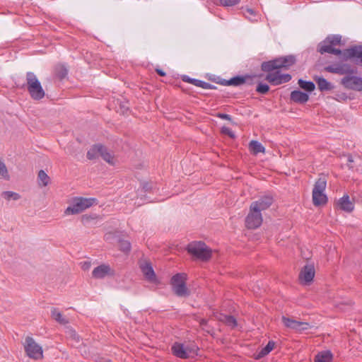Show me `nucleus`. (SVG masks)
<instances>
[{
  "instance_id": "f257e3e1",
  "label": "nucleus",
  "mask_w": 362,
  "mask_h": 362,
  "mask_svg": "<svg viewBox=\"0 0 362 362\" xmlns=\"http://www.w3.org/2000/svg\"><path fill=\"white\" fill-rule=\"evenodd\" d=\"M295 62L296 59L293 56L288 55L263 62L262 64V71L270 72L267 75L266 80L274 86L288 82L291 79L290 74H281L279 71H272L281 68L287 69L293 65Z\"/></svg>"
},
{
  "instance_id": "f03ea898",
  "label": "nucleus",
  "mask_w": 362,
  "mask_h": 362,
  "mask_svg": "<svg viewBox=\"0 0 362 362\" xmlns=\"http://www.w3.org/2000/svg\"><path fill=\"white\" fill-rule=\"evenodd\" d=\"M95 202L94 198L74 197L71 202L69 206L65 209L66 215H74L81 213L86 209L92 206Z\"/></svg>"
},
{
  "instance_id": "7ed1b4c3",
  "label": "nucleus",
  "mask_w": 362,
  "mask_h": 362,
  "mask_svg": "<svg viewBox=\"0 0 362 362\" xmlns=\"http://www.w3.org/2000/svg\"><path fill=\"white\" fill-rule=\"evenodd\" d=\"M173 354L180 358H193L198 355L199 349L194 344H183L175 342L171 348Z\"/></svg>"
},
{
  "instance_id": "20e7f679",
  "label": "nucleus",
  "mask_w": 362,
  "mask_h": 362,
  "mask_svg": "<svg viewBox=\"0 0 362 362\" xmlns=\"http://www.w3.org/2000/svg\"><path fill=\"white\" fill-rule=\"evenodd\" d=\"M27 89L34 100H40L45 96V91L40 82L33 72H28L26 75Z\"/></svg>"
},
{
  "instance_id": "39448f33",
  "label": "nucleus",
  "mask_w": 362,
  "mask_h": 362,
  "mask_svg": "<svg viewBox=\"0 0 362 362\" xmlns=\"http://www.w3.org/2000/svg\"><path fill=\"white\" fill-rule=\"evenodd\" d=\"M327 187V180L320 177L315 182L313 189V202L315 206L324 205L327 202V197L325 193Z\"/></svg>"
},
{
  "instance_id": "423d86ee",
  "label": "nucleus",
  "mask_w": 362,
  "mask_h": 362,
  "mask_svg": "<svg viewBox=\"0 0 362 362\" xmlns=\"http://www.w3.org/2000/svg\"><path fill=\"white\" fill-rule=\"evenodd\" d=\"M341 40V37L339 35L328 36L318 45V51L321 54L329 53L335 55H341V51L334 47V46L340 43Z\"/></svg>"
},
{
  "instance_id": "0eeeda50",
  "label": "nucleus",
  "mask_w": 362,
  "mask_h": 362,
  "mask_svg": "<svg viewBox=\"0 0 362 362\" xmlns=\"http://www.w3.org/2000/svg\"><path fill=\"white\" fill-rule=\"evenodd\" d=\"M189 253L202 260H208L211 256V250L202 242H194L188 245Z\"/></svg>"
},
{
  "instance_id": "6e6552de",
  "label": "nucleus",
  "mask_w": 362,
  "mask_h": 362,
  "mask_svg": "<svg viewBox=\"0 0 362 362\" xmlns=\"http://www.w3.org/2000/svg\"><path fill=\"white\" fill-rule=\"evenodd\" d=\"M24 349L27 356L30 358L38 360L43 357L42 346L30 337L25 338Z\"/></svg>"
},
{
  "instance_id": "1a4fd4ad",
  "label": "nucleus",
  "mask_w": 362,
  "mask_h": 362,
  "mask_svg": "<svg viewBox=\"0 0 362 362\" xmlns=\"http://www.w3.org/2000/svg\"><path fill=\"white\" fill-rule=\"evenodd\" d=\"M186 279L187 275L184 273L177 274L171 279L173 290L178 296H185L188 295V290L186 287Z\"/></svg>"
},
{
  "instance_id": "9d476101",
  "label": "nucleus",
  "mask_w": 362,
  "mask_h": 362,
  "mask_svg": "<svg viewBox=\"0 0 362 362\" xmlns=\"http://www.w3.org/2000/svg\"><path fill=\"white\" fill-rule=\"evenodd\" d=\"M263 218L262 214L257 209H253L250 206V211L245 218V226L249 229H255L259 228Z\"/></svg>"
},
{
  "instance_id": "9b49d317",
  "label": "nucleus",
  "mask_w": 362,
  "mask_h": 362,
  "mask_svg": "<svg viewBox=\"0 0 362 362\" xmlns=\"http://www.w3.org/2000/svg\"><path fill=\"white\" fill-rule=\"evenodd\" d=\"M341 83L346 88L362 91V78L347 75L341 79Z\"/></svg>"
},
{
  "instance_id": "f8f14e48",
  "label": "nucleus",
  "mask_w": 362,
  "mask_h": 362,
  "mask_svg": "<svg viewBox=\"0 0 362 362\" xmlns=\"http://www.w3.org/2000/svg\"><path fill=\"white\" fill-rule=\"evenodd\" d=\"M140 269L146 281L150 283L158 284L159 283L153 271L152 265L148 262H144L140 264Z\"/></svg>"
},
{
  "instance_id": "ddd939ff",
  "label": "nucleus",
  "mask_w": 362,
  "mask_h": 362,
  "mask_svg": "<svg viewBox=\"0 0 362 362\" xmlns=\"http://www.w3.org/2000/svg\"><path fill=\"white\" fill-rule=\"evenodd\" d=\"M273 203V197L272 196H264L260 197L258 200L251 203L250 206L253 209L258 210L260 213L262 211L267 209Z\"/></svg>"
},
{
  "instance_id": "4468645a",
  "label": "nucleus",
  "mask_w": 362,
  "mask_h": 362,
  "mask_svg": "<svg viewBox=\"0 0 362 362\" xmlns=\"http://www.w3.org/2000/svg\"><path fill=\"white\" fill-rule=\"evenodd\" d=\"M282 322L286 327L296 331L305 330L309 327V325L307 322L296 321L285 316L282 317Z\"/></svg>"
},
{
  "instance_id": "2eb2a0df",
  "label": "nucleus",
  "mask_w": 362,
  "mask_h": 362,
  "mask_svg": "<svg viewBox=\"0 0 362 362\" xmlns=\"http://www.w3.org/2000/svg\"><path fill=\"white\" fill-rule=\"evenodd\" d=\"M341 55L344 59L353 58L355 62L356 59H361L362 56V46H354L343 52L341 51Z\"/></svg>"
},
{
  "instance_id": "dca6fc26",
  "label": "nucleus",
  "mask_w": 362,
  "mask_h": 362,
  "mask_svg": "<svg viewBox=\"0 0 362 362\" xmlns=\"http://www.w3.org/2000/svg\"><path fill=\"white\" fill-rule=\"evenodd\" d=\"M315 276V268L312 264L305 265L301 270L299 279L304 284L310 283Z\"/></svg>"
},
{
  "instance_id": "f3484780",
  "label": "nucleus",
  "mask_w": 362,
  "mask_h": 362,
  "mask_svg": "<svg viewBox=\"0 0 362 362\" xmlns=\"http://www.w3.org/2000/svg\"><path fill=\"white\" fill-rule=\"evenodd\" d=\"M326 70L330 73L338 74L341 75L354 73V70L347 64L328 66L326 67Z\"/></svg>"
},
{
  "instance_id": "a211bd4d",
  "label": "nucleus",
  "mask_w": 362,
  "mask_h": 362,
  "mask_svg": "<svg viewBox=\"0 0 362 362\" xmlns=\"http://www.w3.org/2000/svg\"><path fill=\"white\" fill-rule=\"evenodd\" d=\"M337 206L341 210L347 213H351L354 209V204L351 202L348 194H344L337 201Z\"/></svg>"
},
{
  "instance_id": "6ab92c4d",
  "label": "nucleus",
  "mask_w": 362,
  "mask_h": 362,
  "mask_svg": "<svg viewBox=\"0 0 362 362\" xmlns=\"http://www.w3.org/2000/svg\"><path fill=\"white\" fill-rule=\"evenodd\" d=\"M214 316L217 320L224 323L231 328H234L238 325L236 320L231 315H226L223 313H216Z\"/></svg>"
},
{
  "instance_id": "aec40b11",
  "label": "nucleus",
  "mask_w": 362,
  "mask_h": 362,
  "mask_svg": "<svg viewBox=\"0 0 362 362\" xmlns=\"http://www.w3.org/2000/svg\"><path fill=\"white\" fill-rule=\"evenodd\" d=\"M110 270L108 265L101 264L93 269L92 275L95 279H103L110 274Z\"/></svg>"
},
{
  "instance_id": "412c9836",
  "label": "nucleus",
  "mask_w": 362,
  "mask_h": 362,
  "mask_svg": "<svg viewBox=\"0 0 362 362\" xmlns=\"http://www.w3.org/2000/svg\"><path fill=\"white\" fill-rule=\"evenodd\" d=\"M309 99V95L300 90H293L291 93V100L295 103L303 104Z\"/></svg>"
},
{
  "instance_id": "4be33fe9",
  "label": "nucleus",
  "mask_w": 362,
  "mask_h": 362,
  "mask_svg": "<svg viewBox=\"0 0 362 362\" xmlns=\"http://www.w3.org/2000/svg\"><path fill=\"white\" fill-rule=\"evenodd\" d=\"M249 149L251 153L255 155H257L259 153H264L265 148L262 146V144L255 140H252L249 144Z\"/></svg>"
},
{
  "instance_id": "5701e85b",
  "label": "nucleus",
  "mask_w": 362,
  "mask_h": 362,
  "mask_svg": "<svg viewBox=\"0 0 362 362\" xmlns=\"http://www.w3.org/2000/svg\"><path fill=\"white\" fill-rule=\"evenodd\" d=\"M332 354L330 351H323L318 353L315 358V362H331Z\"/></svg>"
},
{
  "instance_id": "b1692460",
  "label": "nucleus",
  "mask_w": 362,
  "mask_h": 362,
  "mask_svg": "<svg viewBox=\"0 0 362 362\" xmlns=\"http://www.w3.org/2000/svg\"><path fill=\"white\" fill-rule=\"evenodd\" d=\"M315 81L320 91L329 90L332 88V84L322 77H317Z\"/></svg>"
},
{
  "instance_id": "393cba45",
  "label": "nucleus",
  "mask_w": 362,
  "mask_h": 362,
  "mask_svg": "<svg viewBox=\"0 0 362 362\" xmlns=\"http://www.w3.org/2000/svg\"><path fill=\"white\" fill-rule=\"evenodd\" d=\"M51 316L61 325H66L69 322L68 320L57 308L52 309Z\"/></svg>"
},
{
  "instance_id": "a878e982",
  "label": "nucleus",
  "mask_w": 362,
  "mask_h": 362,
  "mask_svg": "<svg viewBox=\"0 0 362 362\" xmlns=\"http://www.w3.org/2000/svg\"><path fill=\"white\" fill-rule=\"evenodd\" d=\"M102 150V145H95L92 146L87 153V158L89 160H93L100 156Z\"/></svg>"
},
{
  "instance_id": "bb28decb",
  "label": "nucleus",
  "mask_w": 362,
  "mask_h": 362,
  "mask_svg": "<svg viewBox=\"0 0 362 362\" xmlns=\"http://www.w3.org/2000/svg\"><path fill=\"white\" fill-rule=\"evenodd\" d=\"M275 343L272 341H269L266 346L262 348L257 354V358H262L267 355L274 348Z\"/></svg>"
},
{
  "instance_id": "cd10ccee",
  "label": "nucleus",
  "mask_w": 362,
  "mask_h": 362,
  "mask_svg": "<svg viewBox=\"0 0 362 362\" xmlns=\"http://www.w3.org/2000/svg\"><path fill=\"white\" fill-rule=\"evenodd\" d=\"M298 84L299 86L308 92H312L315 90V86L313 82L312 81H306L303 79H299L298 81Z\"/></svg>"
},
{
  "instance_id": "c85d7f7f",
  "label": "nucleus",
  "mask_w": 362,
  "mask_h": 362,
  "mask_svg": "<svg viewBox=\"0 0 362 362\" xmlns=\"http://www.w3.org/2000/svg\"><path fill=\"white\" fill-rule=\"evenodd\" d=\"M1 197L7 201L11 200H18L21 198V195L18 193L12 191H5L1 193Z\"/></svg>"
},
{
  "instance_id": "c756f323",
  "label": "nucleus",
  "mask_w": 362,
  "mask_h": 362,
  "mask_svg": "<svg viewBox=\"0 0 362 362\" xmlns=\"http://www.w3.org/2000/svg\"><path fill=\"white\" fill-rule=\"evenodd\" d=\"M38 182L39 185L42 186H47L48 183L49 182V177L47 175V173L41 170L38 173Z\"/></svg>"
},
{
  "instance_id": "7c9ffc66",
  "label": "nucleus",
  "mask_w": 362,
  "mask_h": 362,
  "mask_svg": "<svg viewBox=\"0 0 362 362\" xmlns=\"http://www.w3.org/2000/svg\"><path fill=\"white\" fill-rule=\"evenodd\" d=\"M0 177L6 180L10 178L7 168L1 159H0Z\"/></svg>"
},
{
  "instance_id": "2f4dec72",
  "label": "nucleus",
  "mask_w": 362,
  "mask_h": 362,
  "mask_svg": "<svg viewBox=\"0 0 362 362\" xmlns=\"http://www.w3.org/2000/svg\"><path fill=\"white\" fill-rule=\"evenodd\" d=\"M100 156L107 163H113V157L112 154L107 151V148L102 146V150L100 151Z\"/></svg>"
},
{
  "instance_id": "473e14b6",
  "label": "nucleus",
  "mask_w": 362,
  "mask_h": 362,
  "mask_svg": "<svg viewBox=\"0 0 362 362\" xmlns=\"http://www.w3.org/2000/svg\"><path fill=\"white\" fill-rule=\"evenodd\" d=\"M245 16L248 18L250 21H257V14L255 13V11L252 8H247L244 11Z\"/></svg>"
},
{
  "instance_id": "72a5a7b5",
  "label": "nucleus",
  "mask_w": 362,
  "mask_h": 362,
  "mask_svg": "<svg viewBox=\"0 0 362 362\" xmlns=\"http://www.w3.org/2000/svg\"><path fill=\"white\" fill-rule=\"evenodd\" d=\"M245 80L243 77L236 76L228 81L227 84L230 86H240L245 83Z\"/></svg>"
},
{
  "instance_id": "f704fd0d",
  "label": "nucleus",
  "mask_w": 362,
  "mask_h": 362,
  "mask_svg": "<svg viewBox=\"0 0 362 362\" xmlns=\"http://www.w3.org/2000/svg\"><path fill=\"white\" fill-rule=\"evenodd\" d=\"M119 248L122 251L124 252H128L131 249L130 243L127 240H120Z\"/></svg>"
},
{
  "instance_id": "c9c22d12",
  "label": "nucleus",
  "mask_w": 362,
  "mask_h": 362,
  "mask_svg": "<svg viewBox=\"0 0 362 362\" xmlns=\"http://www.w3.org/2000/svg\"><path fill=\"white\" fill-rule=\"evenodd\" d=\"M269 90V87L267 84L266 83H259L257 86V88H256V90L259 93H262V94H265L267 93Z\"/></svg>"
},
{
  "instance_id": "e433bc0d",
  "label": "nucleus",
  "mask_w": 362,
  "mask_h": 362,
  "mask_svg": "<svg viewBox=\"0 0 362 362\" xmlns=\"http://www.w3.org/2000/svg\"><path fill=\"white\" fill-rule=\"evenodd\" d=\"M67 334L69 336V337H70L71 339H74V341H76V342H79L80 341V337L79 336L76 334V332H75V330L72 329L71 328H68V330H67Z\"/></svg>"
},
{
  "instance_id": "4c0bfd02",
  "label": "nucleus",
  "mask_w": 362,
  "mask_h": 362,
  "mask_svg": "<svg viewBox=\"0 0 362 362\" xmlns=\"http://www.w3.org/2000/svg\"><path fill=\"white\" fill-rule=\"evenodd\" d=\"M239 3V0H220V4L223 6H233Z\"/></svg>"
},
{
  "instance_id": "58836bf2",
  "label": "nucleus",
  "mask_w": 362,
  "mask_h": 362,
  "mask_svg": "<svg viewBox=\"0 0 362 362\" xmlns=\"http://www.w3.org/2000/svg\"><path fill=\"white\" fill-rule=\"evenodd\" d=\"M193 82H194V86H196L197 87H201V88H203L205 89H207L211 86V85L209 83H206V82H204V81H202L200 80H197V79L193 80Z\"/></svg>"
},
{
  "instance_id": "ea45409f",
  "label": "nucleus",
  "mask_w": 362,
  "mask_h": 362,
  "mask_svg": "<svg viewBox=\"0 0 362 362\" xmlns=\"http://www.w3.org/2000/svg\"><path fill=\"white\" fill-rule=\"evenodd\" d=\"M81 268L86 271V270H88L90 268L91 264L88 261H84V262H81Z\"/></svg>"
},
{
  "instance_id": "a19ab883",
  "label": "nucleus",
  "mask_w": 362,
  "mask_h": 362,
  "mask_svg": "<svg viewBox=\"0 0 362 362\" xmlns=\"http://www.w3.org/2000/svg\"><path fill=\"white\" fill-rule=\"evenodd\" d=\"M222 132L225 134H227L232 138L235 136L233 132L228 127H223Z\"/></svg>"
},
{
  "instance_id": "79ce46f5",
  "label": "nucleus",
  "mask_w": 362,
  "mask_h": 362,
  "mask_svg": "<svg viewBox=\"0 0 362 362\" xmlns=\"http://www.w3.org/2000/svg\"><path fill=\"white\" fill-rule=\"evenodd\" d=\"M218 117L219 118H221V119H223L231 120V117L229 115H227V114L219 113L218 115Z\"/></svg>"
},
{
  "instance_id": "37998d69",
  "label": "nucleus",
  "mask_w": 362,
  "mask_h": 362,
  "mask_svg": "<svg viewBox=\"0 0 362 362\" xmlns=\"http://www.w3.org/2000/svg\"><path fill=\"white\" fill-rule=\"evenodd\" d=\"M182 80H183L184 81H185V82H189V83H192V84H193V85H194L193 80H196V79H195V78H189V76H184L182 77Z\"/></svg>"
},
{
  "instance_id": "c03bdc74",
  "label": "nucleus",
  "mask_w": 362,
  "mask_h": 362,
  "mask_svg": "<svg viewBox=\"0 0 362 362\" xmlns=\"http://www.w3.org/2000/svg\"><path fill=\"white\" fill-rule=\"evenodd\" d=\"M353 162H354V160H353L352 156H348V163H348V167L349 168H353V166L351 165V163H353Z\"/></svg>"
},
{
  "instance_id": "a18cd8bd",
  "label": "nucleus",
  "mask_w": 362,
  "mask_h": 362,
  "mask_svg": "<svg viewBox=\"0 0 362 362\" xmlns=\"http://www.w3.org/2000/svg\"><path fill=\"white\" fill-rule=\"evenodd\" d=\"M95 362H110V361L107 358H98Z\"/></svg>"
},
{
  "instance_id": "49530a36",
  "label": "nucleus",
  "mask_w": 362,
  "mask_h": 362,
  "mask_svg": "<svg viewBox=\"0 0 362 362\" xmlns=\"http://www.w3.org/2000/svg\"><path fill=\"white\" fill-rule=\"evenodd\" d=\"M156 71L161 76H163L165 75V73L163 71L160 70V69H156Z\"/></svg>"
},
{
  "instance_id": "de8ad7c7",
  "label": "nucleus",
  "mask_w": 362,
  "mask_h": 362,
  "mask_svg": "<svg viewBox=\"0 0 362 362\" xmlns=\"http://www.w3.org/2000/svg\"><path fill=\"white\" fill-rule=\"evenodd\" d=\"M206 322H207V321H206V320H205V319H202V320H200V325H201L202 326H205V325H206Z\"/></svg>"
},
{
  "instance_id": "09e8293b",
  "label": "nucleus",
  "mask_w": 362,
  "mask_h": 362,
  "mask_svg": "<svg viewBox=\"0 0 362 362\" xmlns=\"http://www.w3.org/2000/svg\"><path fill=\"white\" fill-rule=\"evenodd\" d=\"M356 64L358 65L362 66V55H361V59L356 60Z\"/></svg>"
},
{
  "instance_id": "8fccbe9b",
  "label": "nucleus",
  "mask_w": 362,
  "mask_h": 362,
  "mask_svg": "<svg viewBox=\"0 0 362 362\" xmlns=\"http://www.w3.org/2000/svg\"><path fill=\"white\" fill-rule=\"evenodd\" d=\"M67 74V71L66 69L64 70L63 73L62 74L61 77H64Z\"/></svg>"
},
{
  "instance_id": "3c124183",
  "label": "nucleus",
  "mask_w": 362,
  "mask_h": 362,
  "mask_svg": "<svg viewBox=\"0 0 362 362\" xmlns=\"http://www.w3.org/2000/svg\"><path fill=\"white\" fill-rule=\"evenodd\" d=\"M110 235H105V239L109 240Z\"/></svg>"
}]
</instances>
